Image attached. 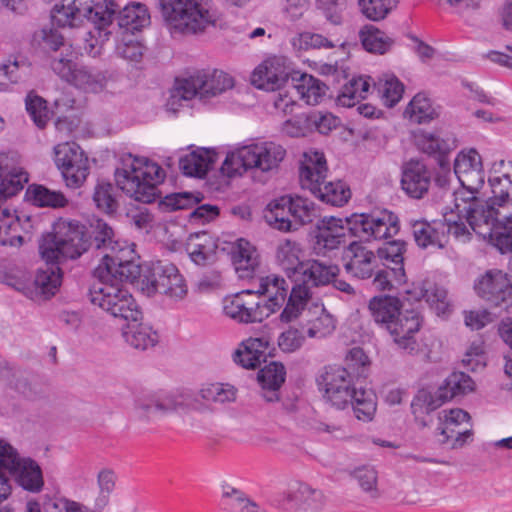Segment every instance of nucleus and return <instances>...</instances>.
<instances>
[{"mask_svg":"<svg viewBox=\"0 0 512 512\" xmlns=\"http://www.w3.org/2000/svg\"><path fill=\"white\" fill-rule=\"evenodd\" d=\"M319 385L324 398L337 409L352 406L357 419L371 421L376 412V396L371 390L357 387L348 368L329 366L320 376Z\"/></svg>","mask_w":512,"mask_h":512,"instance_id":"obj_1","label":"nucleus"},{"mask_svg":"<svg viewBox=\"0 0 512 512\" xmlns=\"http://www.w3.org/2000/svg\"><path fill=\"white\" fill-rule=\"evenodd\" d=\"M164 178V171L157 163L131 154L122 158V167L115 172L118 187L131 198L143 203L155 200L157 186Z\"/></svg>","mask_w":512,"mask_h":512,"instance_id":"obj_2","label":"nucleus"},{"mask_svg":"<svg viewBox=\"0 0 512 512\" xmlns=\"http://www.w3.org/2000/svg\"><path fill=\"white\" fill-rule=\"evenodd\" d=\"M90 246L85 226L77 221L59 220L52 232L43 235L39 251L47 263L63 264L79 258Z\"/></svg>","mask_w":512,"mask_h":512,"instance_id":"obj_3","label":"nucleus"},{"mask_svg":"<svg viewBox=\"0 0 512 512\" xmlns=\"http://www.w3.org/2000/svg\"><path fill=\"white\" fill-rule=\"evenodd\" d=\"M161 12L172 33L195 35L219 20L209 0H161Z\"/></svg>","mask_w":512,"mask_h":512,"instance_id":"obj_4","label":"nucleus"},{"mask_svg":"<svg viewBox=\"0 0 512 512\" xmlns=\"http://www.w3.org/2000/svg\"><path fill=\"white\" fill-rule=\"evenodd\" d=\"M326 175L323 153L314 150L305 152L299 168L301 187L327 204L342 206L347 203L351 197L350 189L341 181L326 182Z\"/></svg>","mask_w":512,"mask_h":512,"instance_id":"obj_5","label":"nucleus"},{"mask_svg":"<svg viewBox=\"0 0 512 512\" xmlns=\"http://www.w3.org/2000/svg\"><path fill=\"white\" fill-rule=\"evenodd\" d=\"M285 155L286 150L275 142L250 144L227 154L221 171L229 177L241 175L248 169L268 172L277 169Z\"/></svg>","mask_w":512,"mask_h":512,"instance_id":"obj_6","label":"nucleus"},{"mask_svg":"<svg viewBox=\"0 0 512 512\" xmlns=\"http://www.w3.org/2000/svg\"><path fill=\"white\" fill-rule=\"evenodd\" d=\"M98 280L95 281L89 296L92 304L116 318L123 320H141L142 312L139 310L132 295L119 282H111L103 277V269L99 270Z\"/></svg>","mask_w":512,"mask_h":512,"instance_id":"obj_7","label":"nucleus"},{"mask_svg":"<svg viewBox=\"0 0 512 512\" xmlns=\"http://www.w3.org/2000/svg\"><path fill=\"white\" fill-rule=\"evenodd\" d=\"M116 6L114 0H102L94 3V0H62L61 5H56L52 12L53 23L60 27H73L83 18H87L93 24L109 26L115 17Z\"/></svg>","mask_w":512,"mask_h":512,"instance_id":"obj_8","label":"nucleus"},{"mask_svg":"<svg viewBox=\"0 0 512 512\" xmlns=\"http://www.w3.org/2000/svg\"><path fill=\"white\" fill-rule=\"evenodd\" d=\"M234 85L232 77L220 70L197 71L187 78L178 80L172 95L168 101V106H173L180 100H191L195 97L206 101L215 97Z\"/></svg>","mask_w":512,"mask_h":512,"instance_id":"obj_9","label":"nucleus"},{"mask_svg":"<svg viewBox=\"0 0 512 512\" xmlns=\"http://www.w3.org/2000/svg\"><path fill=\"white\" fill-rule=\"evenodd\" d=\"M448 196L453 197L454 207L459 212L465 213L464 217L470 229L484 239L492 235L499 221L498 206L494 205L491 199L488 202H482L474 194L466 195L464 190Z\"/></svg>","mask_w":512,"mask_h":512,"instance_id":"obj_10","label":"nucleus"},{"mask_svg":"<svg viewBox=\"0 0 512 512\" xmlns=\"http://www.w3.org/2000/svg\"><path fill=\"white\" fill-rule=\"evenodd\" d=\"M142 285L148 294L158 292L174 300H182L188 293L185 279L177 267L168 261L153 262L144 275Z\"/></svg>","mask_w":512,"mask_h":512,"instance_id":"obj_11","label":"nucleus"},{"mask_svg":"<svg viewBox=\"0 0 512 512\" xmlns=\"http://www.w3.org/2000/svg\"><path fill=\"white\" fill-rule=\"evenodd\" d=\"M353 236L365 240H383L399 231L398 218L386 210L373 214H353L346 219Z\"/></svg>","mask_w":512,"mask_h":512,"instance_id":"obj_12","label":"nucleus"},{"mask_svg":"<svg viewBox=\"0 0 512 512\" xmlns=\"http://www.w3.org/2000/svg\"><path fill=\"white\" fill-rule=\"evenodd\" d=\"M76 54L69 51L63 57L51 59V69L62 80L86 92L101 91L105 85V76L86 66L78 65L75 62Z\"/></svg>","mask_w":512,"mask_h":512,"instance_id":"obj_13","label":"nucleus"},{"mask_svg":"<svg viewBox=\"0 0 512 512\" xmlns=\"http://www.w3.org/2000/svg\"><path fill=\"white\" fill-rule=\"evenodd\" d=\"M55 163L61 170L66 185L78 188L89 174V162L83 150L76 143L66 142L55 146Z\"/></svg>","mask_w":512,"mask_h":512,"instance_id":"obj_14","label":"nucleus"},{"mask_svg":"<svg viewBox=\"0 0 512 512\" xmlns=\"http://www.w3.org/2000/svg\"><path fill=\"white\" fill-rule=\"evenodd\" d=\"M204 405L190 392H170L144 395L136 400V408L144 415L194 409L202 410Z\"/></svg>","mask_w":512,"mask_h":512,"instance_id":"obj_15","label":"nucleus"},{"mask_svg":"<svg viewBox=\"0 0 512 512\" xmlns=\"http://www.w3.org/2000/svg\"><path fill=\"white\" fill-rule=\"evenodd\" d=\"M2 453L0 466L4 467L7 473L14 475L23 489L32 493L42 490L44 485L42 471L34 460L20 458L12 446L4 448Z\"/></svg>","mask_w":512,"mask_h":512,"instance_id":"obj_16","label":"nucleus"},{"mask_svg":"<svg viewBox=\"0 0 512 512\" xmlns=\"http://www.w3.org/2000/svg\"><path fill=\"white\" fill-rule=\"evenodd\" d=\"M134 250L125 245L115 253H105L102 262L96 270L103 269V277H108L111 282H132L140 275V266L134 262Z\"/></svg>","mask_w":512,"mask_h":512,"instance_id":"obj_17","label":"nucleus"},{"mask_svg":"<svg viewBox=\"0 0 512 512\" xmlns=\"http://www.w3.org/2000/svg\"><path fill=\"white\" fill-rule=\"evenodd\" d=\"M439 420L440 443L458 449L471 438L470 415L466 411L460 408L443 410L439 413Z\"/></svg>","mask_w":512,"mask_h":512,"instance_id":"obj_18","label":"nucleus"},{"mask_svg":"<svg viewBox=\"0 0 512 512\" xmlns=\"http://www.w3.org/2000/svg\"><path fill=\"white\" fill-rule=\"evenodd\" d=\"M477 294L494 306L507 308L512 304V284L507 274L490 270L481 276L474 286Z\"/></svg>","mask_w":512,"mask_h":512,"instance_id":"obj_19","label":"nucleus"},{"mask_svg":"<svg viewBox=\"0 0 512 512\" xmlns=\"http://www.w3.org/2000/svg\"><path fill=\"white\" fill-rule=\"evenodd\" d=\"M313 251L318 256L330 257L346 242V228L342 219L324 217L316 223Z\"/></svg>","mask_w":512,"mask_h":512,"instance_id":"obj_20","label":"nucleus"},{"mask_svg":"<svg viewBox=\"0 0 512 512\" xmlns=\"http://www.w3.org/2000/svg\"><path fill=\"white\" fill-rule=\"evenodd\" d=\"M224 313L239 323L261 322L267 318L265 307L256 300L253 290H244L225 300Z\"/></svg>","mask_w":512,"mask_h":512,"instance_id":"obj_21","label":"nucleus"},{"mask_svg":"<svg viewBox=\"0 0 512 512\" xmlns=\"http://www.w3.org/2000/svg\"><path fill=\"white\" fill-rule=\"evenodd\" d=\"M28 180L22 156L13 150L0 152V192L16 195Z\"/></svg>","mask_w":512,"mask_h":512,"instance_id":"obj_22","label":"nucleus"},{"mask_svg":"<svg viewBox=\"0 0 512 512\" xmlns=\"http://www.w3.org/2000/svg\"><path fill=\"white\" fill-rule=\"evenodd\" d=\"M454 172L467 190L464 191L466 194H475L485 183L482 158L474 149L458 154L454 161Z\"/></svg>","mask_w":512,"mask_h":512,"instance_id":"obj_23","label":"nucleus"},{"mask_svg":"<svg viewBox=\"0 0 512 512\" xmlns=\"http://www.w3.org/2000/svg\"><path fill=\"white\" fill-rule=\"evenodd\" d=\"M346 272L359 279H368L378 267V256L362 242H351L343 252Z\"/></svg>","mask_w":512,"mask_h":512,"instance_id":"obj_24","label":"nucleus"},{"mask_svg":"<svg viewBox=\"0 0 512 512\" xmlns=\"http://www.w3.org/2000/svg\"><path fill=\"white\" fill-rule=\"evenodd\" d=\"M421 320L413 310L400 311L393 321L388 324L387 330L398 347L409 354L418 350L414 334L419 331Z\"/></svg>","mask_w":512,"mask_h":512,"instance_id":"obj_25","label":"nucleus"},{"mask_svg":"<svg viewBox=\"0 0 512 512\" xmlns=\"http://www.w3.org/2000/svg\"><path fill=\"white\" fill-rule=\"evenodd\" d=\"M223 250L231 255V260L240 278H251L260 265V256L254 245L239 238L232 242H225Z\"/></svg>","mask_w":512,"mask_h":512,"instance_id":"obj_26","label":"nucleus"},{"mask_svg":"<svg viewBox=\"0 0 512 512\" xmlns=\"http://www.w3.org/2000/svg\"><path fill=\"white\" fill-rule=\"evenodd\" d=\"M51 265L46 269H40L35 276L32 287H17L34 301L46 300L55 295L61 285L62 271L58 266Z\"/></svg>","mask_w":512,"mask_h":512,"instance_id":"obj_27","label":"nucleus"},{"mask_svg":"<svg viewBox=\"0 0 512 512\" xmlns=\"http://www.w3.org/2000/svg\"><path fill=\"white\" fill-rule=\"evenodd\" d=\"M488 183L492 192L490 199L494 205L512 201V162H494L489 170Z\"/></svg>","mask_w":512,"mask_h":512,"instance_id":"obj_28","label":"nucleus"},{"mask_svg":"<svg viewBox=\"0 0 512 512\" xmlns=\"http://www.w3.org/2000/svg\"><path fill=\"white\" fill-rule=\"evenodd\" d=\"M431 184V173L421 161L410 160L403 170L401 185L403 190L412 198L420 199Z\"/></svg>","mask_w":512,"mask_h":512,"instance_id":"obj_29","label":"nucleus"},{"mask_svg":"<svg viewBox=\"0 0 512 512\" xmlns=\"http://www.w3.org/2000/svg\"><path fill=\"white\" fill-rule=\"evenodd\" d=\"M251 82L260 89L271 91L290 84L288 73L285 72L278 59H268L255 68Z\"/></svg>","mask_w":512,"mask_h":512,"instance_id":"obj_30","label":"nucleus"},{"mask_svg":"<svg viewBox=\"0 0 512 512\" xmlns=\"http://www.w3.org/2000/svg\"><path fill=\"white\" fill-rule=\"evenodd\" d=\"M289 285L287 281L277 275H269L262 277L259 280V287L254 294L263 295L267 298L266 302L262 304L267 312V317L282 308L284 305Z\"/></svg>","mask_w":512,"mask_h":512,"instance_id":"obj_31","label":"nucleus"},{"mask_svg":"<svg viewBox=\"0 0 512 512\" xmlns=\"http://www.w3.org/2000/svg\"><path fill=\"white\" fill-rule=\"evenodd\" d=\"M338 273V267L318 260L304 261L292 278L301 286L317 287L328 284Z\"/></svg>","mask_w":512,"mask_h":512,"instance_id":"obj_32","label":"nucleus"},{"mask_svg":"<svg viewBox=\"0 0 512 512\" xmlns=\"http://www.w3.org/2000/svg\"><path fill=\"white\" fill-rule=\"evenodd\" d=\"M285 377V367L279 362H271L258 372L257 380L261 386V395L265 401H279V390L285 381Z\"/></svg>","mask_w":512,"mask_h":512,"instance_id":"obj_33","label":"nucleus"},{"mask_svg":"<svg viewBox=\"0 0 512 512\" xmlns=\"http://www.w3.org/2000/svg\"><path fill=\"white\" fill-rule=\"evenodd\" d=\"M270 342L267 337L249 338L234 352L233 359L247 369H254L266 360Z\"/></svg>","mask_w":512,"mask_h":512,"instance_id":"obj_34","label":"nucleus"},{"mask_svg":"<svg viewBox=\"0 0 512 512\" xmlns=\"http://www.w3.org/2000/svg\"><path fill=\"white\" fill-rule=\"evenodd\" d=\"M290 217H292V196H282L271 201L264 213L268 225L282 232L296 230V225Z\"/></svg>","mask_w":512,"mask_h":512,"instance_id":"obj_35","label":"nucleus"},{"mask_svg":"<svg viewBox=\"0 0 512 512\" xmlns=\"http://www.w3.org/2000/svg\"><path fill=\"white\" fill-rule=\"evenodd\" d=\"M217 160L214 150L198 148L179 158V168L187 176L203 177Z\"/></svg>","mask_w":512,"mask_h":512,"instance_id":"obj_36","label":"nucleus"},{"mask_svg":"<svg viewBox=\"0 0 512 512\" xmlns=\"http://www.w3.org/2000/svg\"><path fill=\"white\" fill-rule=\"evenodd\" d=\"M122 336L127 344L138 350H147L158 342V335L148 324L140 320H126Z\"/></svg>","mask_w":512,"mask_h":512,"instance_id":"obj_37","label":"nucleus"},{"mask_svg":"<svg viewBox=\"0 0 512 512\" xmlns=\"http://www.w3.org/2000/svg\"><path fill=\"white\" fill-rule=\"evenodd\" d=\"M278 265L286 272L289 278L297 275L303 264L304 251L302 245L294 240L284 239L280 241L275 253Z\"/></svg>","mask_w":512,"mask_h":512,"instance_id":"obj_38","label":"nucleus"},{"mask_svg":"<svg viewBox=\"0 0 512 512\" xmlns=\"http://www.w3.org/2000/svg\"><path fill=\"white\" fill-rule=\"evenodd\" d=\"M407 293L416 301L425 300L438 315L445 314L448 310L449 303L447 300V292L444 288L434 283L423 281L413 285Z\"/></svg>","mask_w":512,"mask_h":512,"instance_id":"obj_39","label":"nucleus"},{"mask_svg":"<svg viewBox=\"0 0 512 512\" xmlns=\"http://www.w3.org/2000/svg\"><path fill=\"white\" fill-rule=\"evenodd\" d=\"M14 195H6L0 192V243L2 245L19 246L23 242L20 235H12L10 232L17 231L19 226L16 212L9 204V199Z\"/></svg>","mask_w":512,"mask_h":512,"instance_id":"obj_40","label":"nucleus"},{"mask_svg":"<svg viewBox=\"0 0 512 512\" xmlns=\"http://www.w3.org/2000/svg\"><path fill=\"white\" fill-rule=\"evenodd\" d=\"M412 232L417 245L421 248L436 247L442 249L446 244L444 224L428 223L417 220L412 223Z\"/></svg>","mask_w":512,"mask_h":512,"instance_id":"obj_41","label":"nucleus"},{"mask_svg":"<svg viewBox=\"0 0 512 512\" xmlns=\"http://www.w3.org/2000/svg\"><path fill=\"white\" fill-rule=\"evenodd\" d=\"M91 234L88 235L97 250H103L105 253H115L124 245L115 239L114 229L104 220L95 219L90 223Z\"/></svg>","mask_w":512,"mask_h":512,"instance_id":"obj_42","label":"nucleus"},{"mask_svg":"<svg viewBox=\"0 0 512 512\" xmlns=\"http://www.w3.org/2000/svg\"><path fill=\"white\" fill-rule=\"evenodd\" d=\"M406 251V243L401 240H394L384 243V245L377 250V256L380 259L390 261L395 264L391 268L394 280L398 285L406 282V275L403 266V254Z\"/></svg>","mask_w":512,"mask_h":512,"instance_id":"obj_43","label":"nucleus"},{"mask_svg":"<svg viewBox=\"0 0 512 512\" xmlns=\"http://www.w3.org/2000/svg\"><path fill=\"white\" fill-rule=\"evenodd\" d=\"M292 78L291 88L297 97L305 100L309 105H316L326 93V86L311 75L301 74L298 83Z\"/></svg>","mask_w":512,"mask_h":512,"instance_id":"obj_44","label":"nucleus"},{"mask_svg":"<svg viewBox=\"0 0 512 512\" xmlns=\"http://www.w3.org/2000/svg\"><path fill=\"white\" fill-rule=\"evenodd\" d=\"M27 199L38 207L62 208L68 199L60 191L50 190L43 185H30L26 191Z\"/></svg>","mask_w":512,"mask_h":512,"instance_id":"obj_45","label":"nucleus"},{"mask_svg":"<svg viewBox=\"0 0 512 512\" xmlns=\"http://www.w3.org/2000/svg\"><path fill=\"white\" fill-rule=\"evenodd\" d=\"M359 37L364 49L370 53L384 54L394 43L390 36L372 25L363 27Z\"/></svg>","mask_w":512,"mask_h":512,"instance_id":"obj_46","label":"nucleus"},{"mask_svg":"<svg viewBox=\"0 0 512 512\" xmlns=\"http://www.w3.org/2000/svg\"><path fill=\"white\" fill-rule=\"evenodd\" d=\"M119 27L127 30H138L149 23V15L147 9L142 4L127 5L122 10L116 6V13Z\"/></svg>","mask_w":512,"mask_h":512,"instance_id":"obj_47","label":"nucleus"},{"mask_svg":"<svg viewBox=\"0 0 512 512\" xmlns=\"http://www.w3.org/2000/svg\"><path fill=\"white\" fill-rule=\"evenodd\" d=\"M310 297V290L306 286H294L290 292L286 306L280 314L281 321L288 323L297 319L306 307Z\"/></svg>","mask_w":512,"mask_h":512,"instance_id":"obj_48","label":"nucleus"},{"mask_svg":"<svg viewBox=\"0 0 512 512\" xmlns=\"http://www.w3.org/2000/svg\"><path fill=\"white\" fill-rule=\"evenodd\" d=\"M237 390L230 384L213 383L203 386L195 396L200 398L205 408V403H230L236 400Z\"/></svg>","mask_w":512,"mask_h":512,"instance_id":"obj_49","label":"nucleus"},{"mask_svg":"<svg viewBox=\"0 0 512 512\" xmlns=\"http://www.w3.org/2000/svg\"><path fill=\"white\" fill-rule=\"evenodd\" d=\"M369 310L377 323L384 324L388 328L400 312L399 301L392 297H374L369 303Z\"/></svg>","mask_w":512,"mask_h":512,"instance_id":"obj_50","label":"nucleus"},{"mask_svg":"<svg viewBox=\"0 0 512 512\" xmlns=\"http://www.w3.org/2000/svg\"><path fill=\"white\" fill-rule=\"evenodd\" d=\"M436 115V111L432 107L430 100L424 94L420 93L414 96L404 112V116L416 124L430 122Z\"/></svg>","mask_w":512,"mask_h":512,"instance_id":"obj_51","label":"nucleus"},{"mask_svg":"<svg viewBox=\"0 0 512 512\" xmlns=\"http://www.w3.org/2000/svg\"><path fill=\"white\" fill-rule=\"evenodd\" d=\"M378 96L384 105L393 107L402 98L404 85L393 75H385L374 83Z\"/></svg>","mask_w":512,"mask_h":512,"instance_id":"obj_52","label":"nucleus"},{"mask_svg":"<svg viewBox=\"0 0 512 512\" xmlns=\"http://www.w3.org/2000/svg\"><path fill=\"white\" fill-rule=\"evenodd\" d=\"M316 317L309 320L307 335L310 338H324L330 335L336 327L334 317L325 309L323 305L314 306Z\"/></svg>","mask_w":512,"mask_h":512,"instance_id":"obj_53","label":"nucleus"},{"mask_svg":"<svg viewBox=\"0 0 512 512\" xmlns=\"http://www.w3.org/2000/svg\"><path fill=\"white\" fill-rule=\"evenodd\" d=\"M475 384L472 378L463 372L451 373L440 386L443 390V398L451 400L454 397L465 395L474 390Z\"/></svg>","mask_w":512,"mask_h":512,"instance_id":"obj_54","label":"nucleus"},{"mask_svg":"<svg viewBox=\"0 0 512 512\" xmlns=\"http://www.w3.org/2000/svg\"><path fill=\"white\" fill-rule=\"evenodd\" d=\"M10 386L29 400L37 399L45 393L44 386L34 376L21 371L13 374Z\"/></svg>","mask_w":512,"mask_h":512,"instance_id":"obj_55","label":"nucleus"},{"mask_svg":"<svg viewBox=\"0 0 512 512\" xmlns=\"http://www.w3.org/2000/svg\"><path fill=\"white\" fill-rule=\"evenodd\" d=\"M323 499L324 496L321 491L312 488L306 483H299L292 487L285 496V500L288 503H294L297 506L305 504L314 508L321 504Z\"/></svg>","mask_w":512,"mask_h":512,"instance_id":"obj_56","label":"nucleus"},{"mask_svg":"<svg viewBox=\"0 0 512 512\" xmlns=\"http://www.w3.org/2000/svg\"><path fill=\"white\" fill-rule=\"evenodd\" d=\"M319 217V209L312 201L300 196L292 197V218L296 230L299 226L313 223Z\"/></svg>","mask_w":512,"mask_h":512,"instance_id":"obj_57","label":"nucleus"},{"mask_svg":"<svg viewBox=\"0 0 512 512\" xmlns=\"http://www.w3.org/2000/svg\"><path fill=\"white\" fill-rule=\"evenodd\" d=\"M360 12L371 21L385 19L400 0H357Z\"/></svg>","mask_w":512,"mask_h":512,"instance_id":"obj_58","label":"nucleus"},{"mask_svg":"<svg viewBox=\"0 0 512 512\" xmlns=\"http://www.w3.org/2000/svg\"><path fill=\"white\" fill-rule=\"evenodd\" d=\"M33 41L46 51L57 52L60 48H62L60 54L55 55V57H63L69 53V51H72L71 48L64 43L63 36L55 29L44 28L35 32ZM53 58L54 56L52 59Z\"/></svg>","mask_w":512,"mask_h":512,"instance_id":"obj_59","label":"nucleus"},{"mask_svg":"<svg viewBox=\"0 0 512 512\" xmlns=\"http://www.w3.org/2000/svg\"><path fill=\"white\" fill-rule=\"evenodd\" d=\"M465 213L459 212L455 207L447 208L443 211L444 226L447 227V232L452 234L457 240L466 242L470 239L471 232L466 224L467 221L464 217Z\"/></svg>","mask_w":512,"mask_h":512,"instance_id":"obj_60","label":"nucleus"},{"mask_svg":"<svg viewBox=\"0 0 512 512\" xmlns=\"http://www.w3.org/2000/svg\"><path fill=\"white\" fill-rule=\"evenodd\" d=\"M93 200L97 208L107 214L114 213L118 208L114 187L110 183L99 182L95 187Z\"/></svg>","mask_w":512,"mask_h":512,"instance_id":"obj_61","label":"nucleus"},{"mask_svg":"<svg viewBox=\"0 0 512 512\" xmlns=\"http://www.w3.org/2000/svg\"><path fill=\"white\" fill-rule=\"evenodd\" d=\"M443 395V390H441L440 387L435 392L422 389L416 395L412 403V408L414 412L420 409L426 413H430L448 401L447 398H443Z\"/></svg>","mask_w":512,"mask_h":512,"instance_id":"obj_62","label":"nucleus"},{"mask_svg":"<svg viewBox=\"0 0 512 512\" xmlns=\"http://www.w3.org/2000/svg\"><path fill=\"white\" fill-rule=\"evenodd\" d=\"M26 110L39 128L46 126L49 120V111L46 101L42 97L29 93L26 97Z\"/></svg>","mask_w":512,"mask_h":512,"instance_id":"obj_63","label":"nucleus"},{"mask_svg":"<svg viewBox=\"0 0 512 512\" xmlns=\"http://www.w3.org/2000/svg\"><path fill=\"white\" fill-rule=\"evenodd\" d=\"M293 46L298 50H309V49H320V48H333L335 44L327 39L326 37L310 33L304 32L298 34L296 37L292 39Z\"/></svg>","mask_w":512,"mask_h":512,"instance_id":"obj_64","label":"nucleus"}]
</instances>
